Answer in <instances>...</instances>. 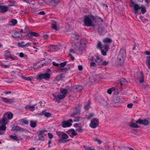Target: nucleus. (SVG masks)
<instances>
[{"instance_id": "obj_1", "label": "nucleus", "mask_w": 150, "mask_h": 150, "mask_svg": "<svg viewBox=\"0 0 150 150\" xmlns=\"http://www.w3.org/2000/svg\"><path fill=\"white\" fill-rule=\"evenodd\" d=\"M79 36L76 33H72L71 35V43L73 44H75V45L77 47L76 48H75L76 50H79L81 47L86 45L85 42H83V41H81L82 39H79Z\"/></svg>"}, {"instance_id": "obj_2", "label": "nucleus", "mask_w": 150, "mask_h": 150, "mask_svg": "<svg viewBox=\"0 0 150 150\" xmlns=\"http://www.w3.org/2000/svg\"><path fill=\"white\" fill-rule=\"evenodd\" d=\"M126 57V51L124 49H121L120 50L118 54V59L121 62H124V59Z\"/></svg>"}, {"instance_id": "obj_3", "label": "nucleus", "mask_w": 150, "mask_h": 150, "mask_svg": "<svg viewBox=\"0 0 150 150\" xmlns=\"http://www.w3.org/2000/svg\"><path fill=\"white\" fill-rule=\"evenodd\" d=\"M84 25L87 27L93 26L94 25L92 23L91 19L88 16H84Z\"/></svg>"}, {"instance_id": "obj_4", "label": "nucleus", "mask_w": 150, "mask_h": 150, "mask_svg": "<svg viewBox=\"0 0 150 150\" xmlns=\"http://www.w3.org/2000/svg\"><path fill=\"white\" fill-rule=\"evenodd\" d=\"M39 34L35 32H33L31 31H29L27 33L26 36L28 37L27 39L30 40H32L34 39L33 37H38L39 36Z\"/></svg>"}, {"instance_id": "obj_5", "label": "nucleus", "mask_w": 150, "mask_h": 150, "mask_svg": "<svg viewBox=\"0 0 150 150\" xmlns=\"http://www.w3.org/2000/svg\"><path fill=\"white\" fill-rule=\"evenodd\" d=\"M72 122L73 120L71 119H69L67 121H63L62 123V126L63 128L70 127L72 125L71 122Z\"/></svg>"}, {"instance_id": "obj_6", "label": "nucleus", "mask_w": 150, "mask_h": 150, "mask_svg": "<svg viewBox=\"0 0 150 150\" xmlns=\"http://www.w3.org/2000/svg\"><path fill=\"white\" fill-rule=\"evenodd\" d=\"M99 121L96 118L91 120L89 124L90 127L93 128H95L99 125Z\"/></svg>"}, {"instance_id": "obj_7", "label": "nucleus", "mask_w": 150, "mask_h": 150, "mask_svg": "<svg viewBox=\"0 0 150 150\" xmlns=\"http://www.w3.org/2000/svg\"><path fill=\"white\" fill-rule=\"evenodd\" d=\"M52 95L54 98V100H55L58 103L60 102V100L64 99L66 97L64 95L60 93L57 95H55L54 94H52Z\"/></svg>"}, {"instance_id": "obj_8", "label": "nucleus", "mask_w": 150, "mask_h": 150, "mask_svg": "<svg viewBox=\"0 0 150 150\" xmlns=\"http://www.w3.org/2000/svg\"><path fill=\"white\" fill-rule=\"evenodd\" d=\"M50 77V74L49 73H47L39 75L38 76L39 79L40 80H41L42 79L46 80L49 79Z\"/></svg>"}, {"instance_id": "obj_9", "label": "nucleus", "mask_w": 150, "mask_h": 150, "mask_svg": "<svg viewBox=\"0 0 150 150\" xmlns=\"http://www.w3.org/2000/svg\"><path fill=\"white\" fill-rule=\"evenodd\" d=\"M67 132L72 138L74 137V136H76L78 134L77 132L73 129H71L68 130Z\"/></svg>"}, {"instance_id": "obj_10", "label": "nucleus", "mask_w": 150, "mask_h": 150, "mask_svg": "<svg viewBox=\"0 0 150 150\" xmlns=\"http://www.w3.org/2000/svg\"><path fill=\"white\" fill-rule=\"evenodd\" d=\"M136 123L140 125H143L144 126L146 125L149 124V121L146 119L141 120L140 119L137 120Z\"/></svg>"}, {"instance_id": "obj_11", "label": "nucleus", "mask_w": 150, "mask_h": 150, "mask_svg": "<svg viewBox=\"0 0 150 150\" xmlns=\"http://www.w3.org/2000/svg\"><path fill=\"white\" fill-rule=\"evenodd\" d=\"M8 122L7 118L3 115L2 119L0 120V125H1V126H6Z\"/></svg>"}, {"instance_id": "obj_12", "label": "nucleus", "mask_w": 150, "mask_h": 150, "mask_svg": "<svg viewBox=\"0 0 150 150\" xmlns=\"http://www.w3.org/2000/svg\"><path fill=\"white\" fill-rule=\"evenodd\" d=\"M36 105V104L33 105H27L25 107V109L26 111L30 110L31 111H33L35 110V107Z\"/></svg>"}, {"instance_id": "obj_13", "label": "nucleus", "mask_w": 150, "mask_h": 150, "mask_svg": "<svg viewBox=\"0 0 150 150\" xmlns=\"http://www.w3.org/2000/svg\"><path fill=\"white\" fill-rule=\"evenodd\" d=\"M131 3L134 7V10L135 11V13L136 14L137 11L138 10L141 9V6H139L138 4H135V3L133 1H131Z\"/></svg>"}, {"instance_id": "obj_14", "label": "nucleus", "mask_w": 150, "mask_h": 150, "mask_svg": "<svg viewBox=\"0 0 150 150\" xmlns=\"http://www.w3.org/2000/svg\"><path fill=\"white\" fill-rule=\"evenodd\" d=\"M46 65V64L45 62L44 61H41L37 64L36 66L35 67V68L36 69H38Z\"/></svg>"}, {"instance_id": "obj_15", "label": "nucleus", "mask_w": 150, "mask_h": 150, "mask_svg": "<svg viewBox=\"0 0 150 150\" xmlns=\"http://www.w3.org/2000/svg\"><path fill=\"white\" fill-rule=\"evenodd\" d=\"M3 115L6 118H7L8 120L12 119L13 116V114L10 112H7L4 114Z\"/></svg>"}, {"instance_id": "obj_16", "label": "nucleus", "mask_w": 150, "mask_h": 150, "mask_svg": "<svg viewBox=\"0 0 150 150\" xmlns=\"http://www.w3.org/2000/svg\"><path fill=\"white\" fill-rule=\"evenodd\" d=\"M9 7L6 6H1L0 5V13H3L7 12L9 8Z\"/></svg>"}, {"instance_id": "obj_17", "label": "nucleus", "mask_w": 150, "mask_h": 150, "mask_svg": "<svg viewBox=\"0 0 150 150\" xmlns=\"http://www.w3.org/2000/svg\"><path fill=\"white\" fill-rule=\"evenodd\" d=\"M80 110L76 108L74 109L73 112L71 114V117H73L74 115H78L80 113Z\"/></svg>"}, {"instance_id": "obj_18", "label": "nucleus", "mask_w": 150, "mask_h": 150, "mask_svg": "<svg viewBox=\"0 0 150 150\" xmlns=\"http://www.w3.org/2000/svg\"><path fill=\"white\" fill-rule=\"evenodd\" d=\"M18 123L21 125H28V121L27 120L22 119L18 121Z\"/></svg>"}, {"instance_id": "obj_19", "label": "nucleus", "mask_w": 150, "mask_h": 150, "mask_svg": "<svg viewBox=\"0 0 150 150\" xmlns=\"http://www.w3.org/2000/svg\"><path fill=\"white\" fill-rule=\"evenodd\" d=\"M12 36L16 38H18L21 37L22 35L18 32L16 31L14 33L12 34Z\"/></svg>"}, {"instance_id": "obj_20", "label": "nucleus", "mask_w": 150, "mask_h": 150, "mask_svg": "<svg viewBox=\"0 0 150 150\" xmlns=\"http://www.w3.org/2000/svg\"><path fill=\"white\" fill-rule=\"evenodd\" d=\"M96 59L95 60L96 62L99 65H101V63L102 62V59L98 55L96 56Z\"/></svg>"}, {"instance_id": "obj_21", "label": "nucleus", "mask_w": 150, "mask_h": 150, "mask_svg": "<svg viewBox=\"0 0 150 150\" xmlns=\"http://www.w3.org/2000/svg\"><path fill=\"white\" fill-rule=\"evenodd\" d=\"M91 17L92 19L95 21H100L101 22H103V20L100 17L95 16H92Z\"/></svg>"}, {"instance_id": "obj_22", "label": "nucleus", "mask_w": 150, "mask_h": 150, "mask_svg": "<svg viewBox=\"0 0 150 150\" xmlns=\"http://www.w3.org/2000/svg\"><path fill=\"white\" fill-rule=\"evenodd\" d=\"M73 88L77 91H79L83 89V86L81 85H76Z\"/></svg>"}, {"instance_id": "obj_23", "label": "nucleus", "mask_w": 150, "mask_h": 150, "mask_svg": "<svg viewBox=\"0 0 150 150\" xmlns=\"http://www.w3.org/2000/svg\"><path fill=\"white\" fill-rule=\"evenodd\" d=\"M17 23V21L16 19H12L8 22V24L11 25H15Z\"/></svg>"}, {"instance_id": "obj_24", "label": "nucleus", "mask_w": 150, "mask_h": 150, "mask_svg": "<svg viewBox=\"0 0 150 150\" xmlns=\"http://www.w3.org/2000/svg\"><path fill=\"white\" fill-rule=\"evenodd\" d=\"M60 93L64 95L65 96L68 93L67 89L65 88H62L60 89Z\"/></svg>"}, {"instance_id": "obj_25", "label": "nucleus", "mask_w": 150, "mask_h": 150, "mask_svg": "<svg viewBox=\"0 0 150 150\" xmlns=\"http://www.w3.org/2000/svg\"><path fill=\"white\" fill-rule=\"evenodd\" d=\"M52 27L53 29L55 30L58 31L59 30V28L57 27V23L55 21L52 24Z\"/></svg>"}, {"instance_id": "obj_26", "label": "nucleus", "mask_w": 150, "mask_h": 150, "mask_svg": "<svg viewBox=\"0 0 150 150\" xmlns=\"http://www.w3.org/2000/svg\"><path fill=\"white\" fill-rule=\"evenodd\" d=\"M103 42L105 44L110 43L112 42V40L110 38H105L103 40Z\"/></svg>"}, {"instance_id": "obj_27", "label": "nucleus", "mask_w": 150, "mask_h": 150, "mask_svg": "<svg viewBox=\"0 0 150 150\" xmlns=\"http://www.w3.org/2000/svg\"><path fill=\"white\" fill-rule=\"evenodd\" d=\"M72 46L73 48H74V49H70V52L71 53L75 54L76 53V51H77L78 50H75V48H76L77 47H76V46L75 45V44H72Z\"/></svg>"}, {"instance_id": "obj_28", "label": "nucleus", "mask_w": 150, "mask_h": 150, "mask_svg": "<svg viewBox=\"0 0 150 150\" xmlns=\"http://www.w3.org/2000/svg\"><path fill=\"white\" fill-rule=\"evenodd\" d=\"M146 64L148 68L150 69V56L146 57Z\"/></svg>"}, {"instance_id": "obj_29", "label": "nucleus", "mask_w": 150, "mask_h": 150, "mask_svg": "<svg viewBox=\"0 0 150 150\" xmlns=\"http://www.w3.org/2000/svg\"><path fill=\"white\" fill-rule=\"evenodd\" d=\"M120 83L121 86L126 84L127 83V81L125 79L123 78L120 79Z\"/></svg>"}, {"instance_id": "obj_30", "label": "nucleus", "mask_w": 150, "mask_h": 150, "mask_svg": "<svg viewBox=\"0 0 150 150\" xmlns=\"http://www.w3.org/2000/svg\"><path fill=\"white\" fill-rule=\"evenodd\" d=\"M6 127L5 126H0V135H3L4 132L2 131L5 130L6 129Z\"/></svg>"}, {"instance_id": "obj_31", "label": "nucleus", "mask_w": 150, "mask_h": 150, "mask_svg": "<svg viewBox=\"0 0 150 150\" xmlns=\"http://www.w3.org/2000/svg\"><path fill=\"white\" fill-rule=\"evenodd\" d=\"M22 77L25 80H27L28 81L32 80L33 79V77L32 76H30L28 77H26L25 76H22Z\"/></svg>"}, {"instance_id": "obj_32", "label": "nucleus", "mask_w": 150, "mask_h": 150, "mask_svg": "<svg viewBox=\"0 0 150 150\" xmlns=\"http://www.w3.org/2000/svg\"><path fill=\"white\" fill-rule=\"evenodd\" d=\"M141 76L139 77V79L140 80L139 81V82L140 83H142V82L144 81V76L143 74V73L142 72H141L140 74Z\"/></svg>"}, {"instance_id": "obj_33", "label": "nucleus", "mask_w": 150, "mask_h": 150, "mask_svg": "<svg viewBox=\"0 0 150 150\" xmlns=\"http://www.w3.org/2000/svg\"><path fill=\"white\" fill-rule=\"evenodd\" d=\"M90 102L88 100L87 104L85 105L84 107V109L86 110H88L90 108Z\"/></svg>"}, {"instance_id": "obj_34", "label": "nucleus", "mask_w": 150, "mask_h": 150, "mask_svg": "<svg viewBox=\"0 0 150 150\" xmlns=\"http://www.w3.org/2000/svg\"><path fill=\"white\" fill-rule=\"evenodd\" d=\"M129 126L132 127L133 128H138L139 126L137 124L134 123H132L129 125Z\"/></svg>"}, {"instance_id": "obj_35", "label": "nucleus", "mask_w": 150, "mask_h": 150, "mask_svg": "<svg viewBox=\"0 0 150 150\" xmlns=\"http://www.w3.org/2000/svg\"><path fill=\"white\" fill-rule=\"evenodd\" d=\"M39 136L38 139L42 141H45V135H38Z\"/></svg>"}, {"instance_id": "obj_36", "label": "nucleus", "mask_w": 150, "mask_h": 150, "mask_svg": "<svg viewBox=\"0 0 150 150\" xmlns=\"http://www.w3.org/2000/svg\"><path fill=\"white\" fill-rule=\"evenodd\" d=\"M25 43L24 41H22L21 42H18L17 43V45L19 47H20L22 48L24 47V45H23V44H24Z\"/></svg>"}, {"instance_id": "obj_37", "label": "nucleus", "mask_w": 150, "mask_h": 150, "mask_svg": "<svg viewBox=\"0 0 150 150\" xmlns=\"http://www.w3.org/2000/svg\"><path fill=\"white\" fill-rule=\"evenodd\" d=\"M30 125L31 127L35 128L36 126V123L35 122L31 121L30 122Z\"/></svg>"}, {"instance_id": "obj_38", "label": "nucleus", "mask_w": 150, "mask_h": 150, "mask_svg": "<svg viewBox=\"0 0 150 150\" xmlns=\"http://www.w3.org/2000/svg\"><path fill=\"white\" fill-rule=\"evenodd\" d=\"M9 137L11 139H13L16 141H18L19 140V139H18L16 136H14L12 135H11L9 136Z\"/></svg>"}, {"instance_id": "obj_39", "label": "nucleus", "mask_w": 150, "mask_h": 150, "mask_svg": "<svg viewBox=\"0 0 150 150\" xmlns=\"http://www.w3.org/2000/svg\"><path fill=\"white\" fill-rule=\"evenodd\" d=\"M81 120L82 119L80 117L78 116L74 118V121L75 122H78Z\"/></svg>"}, {"instance_id": "obj_40", "label": "nucleus", "mask_w": 150, "mask_h": 150, "mask_svg": "<svg viewBox=\"0 0 150 150\" xmlns=\"http://www.w3.org/2000/svg\"><path fill=\"white\" fill-rule=\"evenodd\" d=\"M19 127L18 126H15L12 127V129H11V130L12 131H16V132L18 131Z\"/></svg>"}, {"instance_id": "obj_41", "label": "nucleus", "mask_w": 150, "mask_h": 150, "mask_svg": "<svg viewBox=\"0 0 150 150\" xmlns=\"http://www.w3.org/2000/svg\"><path fill=\"white\" fill-rule=\"evenodd\" d=\"M62 135L61 138L63 139H67L69 138L68 136L64 132Z\"/></svg>"}, {"instance_id": "obj_42", "label": "nucleus", "mask_w": 150, "mask_h": 150, "mask_svg": "<svg viewBox=\"0 0 150 150\" xmlns=\"http://www.w3.org/2000/svg\"><path fill=\"white\" fill-rule=\"evenodd\" d=\"M141 11L142 14H144L146 12V10L145 7H143L142 6H141Z\"/></svg>"}, {"instance_id": "obj_43", "label": "nucleus", "mask_w": 150, "mask_h": 150, "mask_svg": "<svg viewBox=\"0 0 150 150\" xmlns=\"http://www.w3.org/2000/svg\"><path fill=\"white\" fill-rule=\"evenodd\" d=\"M109 63V61H102V62L101 63V66H106Z\"/></svg>"}, {"instance_id": "obj_44", "label": "nucleus", "mask_w": 150, "mask_h": 150, "mask_svg": "<svg viewBox=\"0 0 150 150\" xmlns=\"http://www.w3.org/2000/svg\"><path fill=\"white\" fill-rule=\"evenodd\" d=\"M46 131V130H39L38 132V135H45L44 133Z\"/></svg>"}, {"instance_id": "obj_45", "label": "nucleus", "mask_w": 150, "mask_h": 150, "mask_svg": "<svg viewBox=\"0 0 150 150\" xmlns=\"http://www.w3.org/2000/svg\"><path fill=\"white\" fill-rule=\"evenodd\" d=\"M64 133L63 132L61 131H57L56 132L57 134L61 138L62 137V135L63 134V133Z\"/></svg>"}, {"instance_id": "obj_46", "label": "nucleus", "mask_w": 150, "mask_h": 150, "mask_svg": "<svg viewBox=\"0 0 150 150\" xmlns=\"http://www.w3.org/2000/svg\"><path fill=\"white\" fill-rule=\"evenodd\" d=\"M44 115L45 117H49L51 116V114L50 113L48 112H46L45 110V112L44 113Z\"/></svg>"}, {"instance_id": "obj_47", "label": "nucleus", "mask_w": 150, "mask_h": 150, "mask_svg": "<svg viewBox=\"0 0 150 150\" xmlns=\"http://www.w3.org/2000/svg\"><path fill=\"white\" fill-rule=\"evenodd\" d=\"M62 79V76L61 75H59L56 78L55 80L57 81H59L61 80Z\"/></svg>"}, {"instance_id": "obj_48", "label": "nucleus", "mask_w": 150, "mask_h": 150, "mask_svg": "<svg viewBox=\"0 0 150 150\" xmlns=\"http://www.w3.org/2000/svg\"><path fill=\"white\" fill-rule=\"evenodd\" d=\"M83 147L86 150H95V149H92L91 147L85 145L83 146Z\"/></svg>"}, {"instance_id": "obj_49", "label": "nucleus", "mask_w": 150, "mask_h": 150, "mask_svg": "<svg viewBox=\"0 0 150 150\" xmlns=\"http://www.w3.org/2000/svg\"><path fill=\"white\" fill-rule=\"evenodd\" d=\"M1 99L4 102L8 103V98H1Z\"/></svg>"}, {"instance_id": "obj_50", "label": "nucleus", "mask_w": 150, "mask_h": 150, "mask_svg": "<svg viewBox=\"0 0 150 150\" xmlns=\"http://www.w3.org/2000/svg\"><path fill=\"white\" fill-rule=\"evenodd\" d=\"M97 46L98 48L100 50L102 48V45L100 42H98L97 44Z\"/></svg>"}, {"instance_id": "obj_51", "label": "nucleus", "mask_w": 150, "mask_h": 150, "mask_svg": "<svg viewBox=\"0 0 150 150\" xmlns=\"http://www.w3.org/2000/svg\"><path fill=\"white\" fill-rule=\"evenodd\" d=\"M90 66L91 67H96V64L95 62H90Z\"/></svg>"}, {"instance_id": "obj_52", "label": "nucleus", "mask_w": 150, "mask_h": 150, "mask_svg": "<svg viewBox=\"0 0 150 150\" xmlns=\"http://www.w3.org/2000/svg\"><path fill=\"white\" fill-rule=\"evenodd\" d=\"M14 101H15L14 99H13V98L9 99V98H8V103L11 104L12 103H13L14 102Z\"/></svg>"}, {"instance_id": "obj_53", "label": "nucleus", "mask_w": 150, "mask_h": 150, "mask_svg": "<svg viewBox=\"0 0 150 150\" xmlns=\"http://www.w3.org/2000/svg\"><path fill=\"white\" fill-rule=\"evenodd\" d=\"M67 63V61H65L64 62H62L59 64L60 66L61 67H63L66 65Z\"/></svg>"}, {"instance_id": "obj_54", "label": "nucleus", "mask_w": 150, "mask_h": 150, "mask_svg": "<svg viewBox=\"0 0 150 150\" xmlns=\"http://www.w3.org/2000/svg\"><path fill=\"white\" fill-rule=\"evenodd\" d=\"M11 55L10 52L9 51H6L5 53V56L8 57H9Z\"/></svg>"}, {"instance_id": "obj_55", "label": "nucleus", "mask_w": 150, "mask_h": 150, "mask_svg": "<svg viewBox=\"0 0 150 150\" xmlns=\"http://www.w3.org/2000/svg\"><path fill=\"white\" fill-rule=\"evenodd\" d=\"M101 53L102 54L103 56H105L107 55V51H104V50L101 49Z\"/></svg>"}, {"instance_id": "obj_56", "label": "nucleus", "mask_w": 150, "mask_h": 150, "mask_svg": "<svg viewBox=\"0 0 150 150\" xmlns=\"http://www.w3.org/2000/svg\"><path fill=\"white\" fill-rule=\"evenodd\" d=\"M104 46L105 50L107 51V52L108 51L109 49V46L108 45L105 44L104 45Z\"/></svg>"}, {"instance_id": "obj_57", "label": "nucleus", "mask_w": 150, "mask_h": 150, "mask_svg": "<svg viewBox=\"0 0 150 150\" xmlns=\"http://www.w3.org/2000/svg\"><path fill=\"white\" fill-rule=\"evenodd\" d=\"M31 43L30 42H27L24 45V47H26L28 46H30Z\"/></svg>"}, {"instance_id": "obj_58", "label": "nucleus", "mask_w": 150, "mask_h": 150, "mask_svg": "<svg viewBox=\"0 0 150 150\" xmlns=\"http://www.w3.org/2000/svg\"><path fill=\"white\" fill-rule=\"evenodd\" d=\"M48 135L49 138L50 139H51L53 137V135L51 133H48Z\"/></svg>"}, {"instance_id": "obj_59", "label": "nucleus", "mask_w": 150, "mask_h": 150, "mask_svg": "<svg viewBox=\"0 0 150 150\" xmlns=\"http://www.w3.org/2000/svg\"><path fill=\"white\" fill-rule=\"evenodd\" d=\"M112 91H113V90H112V88H110L108 90L107 93L108 94H111L112 93Z\"/></svg>"}, {"instance_id": "obj_60", "label": "nucleus", "mask_w": 150, "mask_h": 150, "mask_svg": "<svg viewBox=\"0 0 150 150\" xmlns=\"http://www.w3.org/2000/svg\"><path fill=\"white\" fill-rule=\"evenodd\" d=\"M53 65L54 66L58 67L59 66V64L56 63L55 62H53L52 63Z\"/></svg>"}, {"instance_id": "obj_61", "label": "nucleus", "mask_w": 150, "mask_h": 150, "mask_svg": "<svg viewBox=\"0 0 150 150\" xmlns=\"http://www.w3.org/2000/svg\"><path fill=\"white\" fill-rule=\"evenodd\" d=\"M45 13L44 11H41L38 13V14L39 15H44L45 14Z\"/></svg>"}, {"instance_id": "obj_62", "label": "nucleus", "mask_w": 150, "mask_h": 150, "mask_svg": "<svg viewBox=\"0 0 150 150\" xmlns=\"http://www.w3.org/2000/svg\"><path fill=\"white\" fill-rule=\"evenodd\" d=\"M43 38L45 39H48L49 38V36L48 35H44Z\"/></svg>"}, {"instance_id": "obj_63", "label": "nucleus", "mask_w": 150, "mask_h": 150, "mask_svg": "<svg viewBox=\"0 0 150 150\" xmlns=\"http://www.w3.org/2000/svg\"><path fill=\"white\" fill-rule=\"evenodd\" d=\"M14 2H15V1H14L13 2H12V4H10V5H8V7L9 8L11 6H15V3Z\"/></svg>"}, {"instance_id": "obj_64", "label": "nucleus", "mask_w": 150, "mask_h": 150, "mask_svg": "<svg viewBox=\"0 0 150 150\" xmlns=\"http://www.w3.org/2000/svg\"><path fill=\"white\" fill-rule=\"evenodd\" d=\"M25 131V129L23 128H21V127H19L18 131H21V132H24Z\"/></svg>"}]
</instances>
